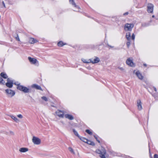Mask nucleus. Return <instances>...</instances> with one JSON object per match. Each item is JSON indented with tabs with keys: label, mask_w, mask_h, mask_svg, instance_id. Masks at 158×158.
Here are the masks:
<instances>
[{
	"label": "nucleus",
	"mask_w": 158,
	"mask_h": 158,
	"mask_svg": "<svg viewBox=\"0 0 158 158\" xmlns=\"http://www.w3.org/2000/svg\"><path fill=\"white\" fill-rule=\"evenodd\" d=\"M126 63L127 65L131 67H134L135 66L132 60L130 58H129L127 60Z\"/></svg>",
	"instance_id": "obj_7"
},
{
	"label": "nucleus",
	"mask_w": 158,
	"mask_h": 158,
	"mask_svg": "<svg viewBox=\"0 0 158 158\" xmlns=\"http://www.w3.org/2000/svg\"><path fill=\"white\" fill-rule=\"evenodd\" d=\"M31 87L32 88H34L36 89H37L40 90L41 91H43L41 87L36 84H34L32 85Z\"/></svg>",
	"instance_id": "obj_13"
},
{
	"label": "nucleus",
	"mask_w": 158,
	"mask_h": 158,
	"mask_svg": "<svg viewBox=\"0 0 158 158\" xmlns=\"http://www.w3.org/2000/svg\"><path fill=\"white\" fill-rule=\"evenodd\" d=\"M5 91L8 95V96L9 97L11 98L15 94V92L10 89H6Z\"/></svg>",
	"instance_id": "obj_5"
},
{
	"label": "nucleus",
	"mask_w": 158,
	"mask_h": 158,
	"mask_svg": "<svg viewBox=\"0 0 158 158\" xmlns=\"http://www.w3.org/2000/svg\"><path fill=\"white\" fill-rule=\"evenodd\" d=\"M73 132L75 135L78 137H80L79 135L77 132L75 130L73 129Z\"/></svg>",
	"instance_id": "obj_26"
},
{
	"label": "nucleus",
	"mask_w": 158,
	"mask_h": 158,
	"mask_svg": "<svg viewBox=\"0 0 158 158\" xmlns=\"http://www.w3.org/2000/svg\"><path fill=\"white\" fill-rule=\"evenodd\" d=\"M13 82L12 80H11L10 78H8L7 79V82Z\"/></svg>",
	"instance_id": "obj_34"
},
{
	"label": "nucleus",
	"mask_w": 158,
	"mask_h": 158,
	"mask_svg": "<svg viewBox=\"0 0 158 158\" xmlns=\"http://www.w3.org/2000/svg\"><path fill=\"white\" fill-rule=\"evenodd\" d=\"M32 142L35 144L39 145L41 143V140L38 138L33 136L32 139Z\"/></svg>",
	"instance_id": "obj_6"
},
{
	"label": "nucleus",
	"mask_w": 158,
	"mask_h": 158,
	"mask_svg": "<svg viewBox=\"0 0 158 158\" xmlns=\"http://www.w3.org/2000/svg\"><path fill=\"white\" fill-rule=\"evenodd\" d=\"M10 116L12 119L15 122L18 123L19 122V120L14 115H10Z\"/></svg>",
	"instance_id": "obj_16"
},
{
	"label": "nucleus",
	"mask_w": 158,
	"mask_h": 158,
	"mask_svg": "<svg viewBox=\"0 0 158 158\" xmlns=\"http://www.w3.org/2000/svg\"><path fill=\"white\" fill-rule=\"evenodd\" d=\"M0 75L1 77L5 79H6L8 77L7 75L5 73L3 72L2 73H1Z\"/></svg>",
	"instance_id": "obj_22"
},
{
	"label": "nucleus",
	"mask_w": 158,
	"mask_h": 158,
	"mask_svg": "<svg viewBox=\"0 0 158 158\" xmlns=\"http://www.w3.org/2000/svg\"><path fill=\"white\" fill-rule=\"evenodd\" d=\"M96 152L100 154V156L102 158H106L105 156L106 152L103 148L101 147L100 149L96 150Z\"/></svg>",
	"instance_id": "obj_1"
},
{
	"label": "nucleus",
	"mask_w": 158,
	"mask_h": 158,
	"mask_svg": "<svg viewBox=\"0 0 158 158\" xmlns=\"http://www.w3.org/2000/svg\"><path fill=\"white\" fill-rule=\"evenodd\" d=\"M66 43H64L62 41H59L57 44L58 46L59 47H61L64 45H66Z\"/></svg>",
	"instance_id": "obj_20"
},
{
	"label": "nucleus",
	"mask_w": 158,
	"mask_h": 158,
	"mask_svg": "<svg viewBox=\"0 0 158 158\" xmlns=\"http://www.w3.org/2000/svg\"><path fill=\"white\" fill-rule=\"evenodd\" d=\"M86 143H88V144H90V145H93V146L95 144L94 142H93L89 140H87V141L86 142Z\"/></svg>",
	"instance_id": "obj_24"
},
{
	"label": "nucleus",
	"mask_w": 158,
	"mask_h": 158,
	"mask_svg": "<svg viewBox=\"0 0 158 158\" xmlns=\"http://www.w3.org/2000/svg\"><path fill=\"white\" fill-rule=\"evenodd\" d=\"M154 17H155V16H154V15H152V17H153V18Z\"/></svg>",
	"instance_id": "obj_45"
},
{
	"label": "nucleus",
	"mask_w": 158,
	"mask_h": 158,
	"mask_svg": "<svg viewBox=\"0 0 158 158\" xmlns=\"http://www.w3.org/2000/svg\"><path fill=\"white\" fill-rule=\"evenodd\" d=\"M2 81H3V79L0 76V83H3L2 82Z\"/></svg>",
	"instance_id": "obj_37"
},
{
	"label": "nucleus",
	"mask_w": 158,
	"mask_h": 158,
	"mask_svg": "<svg viewBox=\"0 0 158 158\" xmlns=\"http://www.w3.org/2000/svg\"><path fill=\"white\" fill-rule=\"evenodd\" d=\"M134 73L136 75L139 79L142 80L143 79V76L139 71H136V70H134Z\"/></svg>",
	"instance_id": "obj_10"
},
{
	"label": "nucleus",
	"mask_w": 158,
	"mask_h": 158,
	"mask_svg": "<svg viewBox=\"0 0 158 158\" xmlns=\"http://www.w3.org/2000/svg\"><path fill=\"white\" fill-rule=\"evenodd\" d=\"M18 86L17 89L19 90L22 91L25 93H27L29 92V89L27 88L24 87L23 85H17Z\"/></svg>",
	"instance_id": "obj_2"
},
{
	"label": "nucleus",
	"mask_w": 158,
	"mask_h": 158,
	"mask_svg": "<svg viewBox=\"0 0 158 158\" xmlns=\"http://www.w3.org/2000/svg\"><path fill=\"white\" fill-rule=\"evenodd\" d=\"M134 25L133 23H126L124 26V29L126 31H131Z\"/></svg>",
	"instance_id": "obj_4"
},
{
	"label": "nucleus",
	"mask_w": 158,
	"mask_h": 158,
	"mask_svg": "<svg viewBox=\"0 0 158 158\" xmlns=\"http://www.w3.org/2000/svg\"><path fill=\"white\" fill-rule=\"evenodd\" d=\"M148 7V11L149 13H152L153 11V5L152 4H149L147 6Z\"/></svg>",
	"instance_id": "obj_9"
},
{
	"label": "nucleus",
	"mask_w": 158,
	"mask_h": 158,
	"mask_svg": "<svg viewBox=\"0 0 158 158\" xmlns=\"http://www.w3.org/2000/svg\"><path fill=\"white\" fill-rule=\"evenodd\" d=\"M6 85L9 88H11L13 86V82H7L6 83Z\"/></svg>",
	"instance_id": "obj_23"
},
{
	"label": "nucleus",
	"mask_w": 158,
	"mask_h": 158,
	"mask_svg": "<svg viewBox=\"0 0 158 158\" xmlns=\"http://www.w3.org/2000/svg\"><path fill=\"white\" fill-rule=\"evenodd\" d=\"M10 134L12 135H14V132L12 131H10Z\"/></svg>",
	"instance_id": "obj_39"
},
{
	"label": "nucleus",
	"mask_w": 158,
	"mask_h": 158,
	"mask_svg": "<svg viewBox=\"0 0 158 158\" xmlns=\"http://www.w3.org/2000/svg\"><path fill=\"white\" fill-rule=\"evenodd\" d=\"M130 41H128L127 43V45L128 48H129V46L130 45L131 43Z\"/></svg>",
	"instance_id": "obj_33"
},
{
	"label": "nucleus",
	"mask_w": 158,
	"mask_h": 158,
	"mask_svg": "<svg viewBox=\"0 0 158 158\" xmlns=\"http://www.w3.org/2000/svg\"><path fill=\"white\" fill-rule=\"evenodd\" d=\"M94 137H95V138L96 139V140H97V141H98V142L99 143H100V142L99 140H98V138L97 137H96L95 136H94Z\"/></svg>",
	"instance_id": "obj_40"
},
{
	"label": "nucleus",
	"mask_w": 158,
	"mask_h": 158,
	"mask_svg": "<svg viewBox=\"0 0 158 158\" xmlns=\"http://www.w3.org/2000/svg\"><path fill=\"white\" fill-rule=\"evenodd\" d=\"M41 98L46 102H47L48 101V98H46L45 97H44V96L42 97H41Z\"/></svg>",
	"instance_id": "obj_30"
},
{
	"label": "nucleus",
	"mask_w": 158,
	"mask_h": 158,
	"mask_svg": "<svg viewBox=\"0 0 158 158\" xmlns=\"http://www.w3.org/2000/svg\"><path fill=\"white\" fill-rule=\"evenodd\" d=\"M19 151L21 152H25L28 151V149L25 148H22L19 149Z\"/></svg>",
	"instance_id": "obj_19"
},
{
	"label": "nucleus",
	"mask_w": 158,
	"mask_h": 158,
	"mask_svg": "<svg viewBox=\"0 0 158 158\" xmlns=\"http://www.w3.org/2000/svg\"><path fill=\"white\" fill-rule=\"evenodd\" d=\"M143 65L144 66H146V64H144Z\"/></svg>",
	"instance_id": "obj_44"
},
{
	"label": "nucleus",
	"mask_w": 158,
	"mask_h": 158,
	"mask_svg": "<svg viewBox=\"0 0 158 158\" xmlns=\"http://www.w3.org/2000/svg\"><path fill=\"white\" fill-rule=\"evenodd\" d=\"M128 12H127L125 13H124L123 14V15H127L128 14Z\"/></svg>",
	"instance_id": "obj_41"
},
{
	"label": "nucleus",
	"mask_w": 158,
	"mask_h": 158,
	"mask_svg": "<svg viewBox=\"0 0 158 158\" xmlns=\"http://www.w3.org/2000/svg\"><path fill=\"white\" fill-rule=\"evenodd\" d=\"M108 46H110V47H111V48H113V47H113V46H110V45H108Z\"/></svg>",
	"instance_id": "obj_43"
},
{
	"label": "nucleus",
	"mask_w": 158,
	"mask_h": 158,
	"mask_svg": "<svg viewBox=\"0 0 158 158\" xmlns=\"http://www.w3.org/2000/svg\"><path fill=\"white\" fill-rule=\"evenodd\" d=\"M90 60L91 63L93 64L98 63L100 61L99 58L96 56H95L92 59H90Z\"/></svg>",
	"instance_id": "obj_8"
},
{
	"label": "nucleus",
	"mask_w": 158,
	"mask_h": 158,
	"mask_svg": "<svg viewBox=\"0 0 158 158\" xmlns=\"http://www.w3.org/2000/svg\"><path fill=\"white\" fill-rule=\"evenodd\" d=\"M154 158H158V155L157 154H155L154 156Z\"/></svg>",
	"instance_id": "obj_38"
},
{
	"label": "nucleus",
	"mask_w": 158,
	"mask_h": 158,
	"mask_svg": "<svg viewBox=\"0 0 158 158\" xmlns=\"http://www.w3.org/2000/svg\"><path fill=\"white\" fill-rule=\"evenodd\" d=\"M64 117L65 118H67L70 120H72L74 119L73 116L72 115L70 114H65L64 115Z\"/></svg>",
	"instance_id": "obj_15"
},
{
	"label": "nucleus",
	"mask_w": 158,
	"mask_h": 158,
	"mask_svg": "<svg viewBox=\"0 0 158 158\" xmlns=\"http://www.w3.org/2000/svg\"><path fill=\"white\" fill-rule=\"evenodd\" d=\"M132 40H134L135 38V35L134 34H132Z\"/></svg>",
	"instance_id": "obj_36"
},
{
	"label": "nucleus",
	"mask_w": 158,
	"mask_h": 158,
	"mask_svg": "<svg viewBox=\"0 0 158 158\" xmlns=\"http://www.w3.org/2000/svg\"><path fill=\"white\" fill-rule=\"evenodd\" d=\"M130 32H128V33H127L126 34V36L127 40L128 41H130L131 37L130 35Z\"/></svg>",
	"instance_id": "obj_21"
},
{
	"label": "nucleus",
	"mask_w": 158,
	"mask_h": 158,
	"mask_svg": "<svg viewBox=\"0 0 158 158\" xmlns=\"http://www.w3.org/2000/svg\"><path fill=\"white\" fill-rule=\"evenodd\" d=\"M69 150L73 154H75V152H74L73 149L71 147H69Z\"/></svg>",
	"instance_id": "obj_27"
},
{
	"label": "nucleus",
	"mask_w": 158,
	"mask_h": 158,
	"mask_svg": "<svg viewBox=\"0 0 158 158\" xmlns=\"http://www.w3.org/2000/svg\"><path fill=\"white\" fill-rule=\"evenodd\" d=\"M28 59L31 64H35V65L37 66L39 65V62L36 59L28 57Z\"/></svg>",
	"instance_id": "obj_3"
},
{
	"label": "nucleus",
	"mask_w": 158,
	"mask_h": 158,
	"mask_svg": "<svg viewBox=\"0 0 158 158\" xmlns=\"http://www.w3.org/2000/svg\"><path fill=\"white\" fill-rule=\"evenodd\" d=\"M70 3L72 4L73 6L76 7V8L74 9V11H78L79 9L78 7L75 4L73 0H69Z\"/></svg>",
	"instance_id": "obj_11"
},
{
	"label": "nucleus",
	"mask_w": 158,
	"mask_h": 158,
	"mask_svg": "<svg viewBox=\"0 0 158 158\" xmlns=\"http://www.w3.org/2000/svg\"><path fill=\"white\" fill-rule=\"evenodd\" d=\"M37 42V40L33 38H30L29 40V42L30 44H34Z\"/></svg>",
	"instance_id": "obj_17"
},
{
	"label": "nucleus",
	"mask_w": 158,
	"mask_h": 158,
	"mask_svg": "<svg viewBox=\"0 0 158 158\" xmlns=\"http://www.w3.org/2000/svg\"><path fill=\"white\" fill-rule=\"evenodd\" d=\"M153 88H154V90L155 91H157V89H156V87H153Z\"/></svg>",
	"instance_id": "obj_42"
},
{
	"label": "nucleus",
	"mask_w": 158,
	"mask_h": 158,
	"mask_svg": "<svg viewBox=\"0 0 158 158\" xmlns=\"http://www.w3.org/2000/svg\"><path fill=\"white\" fill-rule=\"evenodd\" d=\"M56 114L60 118H63L64 115V113L62 111L58 110L56 112Z\"/></svg>",
	"instance_id": "obj_12"
},
{
	"label": "nucleus",
	"mask_w": 158,
	"mask_h": 158,
	"mask_svg": "<svg viewBox=\"0 0 158 158\" xmlns=\"http://www.w3.org/2000/svg\"><path fill=\"white\" fill-rule=\"evenodd\" d=\"M15 38L16 39V40H17L19 41H20V39L19 37V36L18 35H17V36L15 37Z\"/></svg>",
	"instance_id": "obj_35"
},
{
	"label": "nucleus",
	"mask_w": 158,
	"mask_h": 158,
	"mask_svg": "<svg viewBox=\"0 0 158 158\" xmlns=\"http://www.w3.org/2000/svg\"><path fill=\"white\" fill-rule=\"evenodd\" d=\"M80 139L82 140V141H83L84 142H85V143H86V142H87V139H85V138H84V137H81V138H80Z\"/></svg>",
	"instance_id": "obj_25"
},
{
	"label": "nucleus",
	"mask_w": 158,
	"mask_h": 158,
	"mask_svg": "<svg viewBox=\"0 0 158 158\" xmlns=\"http://www.w3.org/2000/svg\"><path fill=\"white\" fill-rule=\"evenodd\" d=\"M137 106L139 110H140L142 109V103L140 100H138L137 102Z\"/></svg>",
	"instance_id": "obj_14"
},
{
	"label": "nucleus",
	"mask_w": 158,
	"mask_h": 158,
	"mask_svg": "<svg viewBox=\"0 0 158 158\" xmlns=\"http://www.w3.org/2000/svg\"><path fill=\"white\" fill-rule=\"evenodd\" d=\"M85 131L89 135H92V132L89 130H86Z\"/></svg>",
	"instance_id": "obj_29"
},
{
	"label": "nucleus",
	"mask_w": 158,
	"mask_h": 158,
	"mask_svg": "<svg viewBox=\"0 0 158 158\" xmlns=\"http://www.w3.org/2000/svg\"><path fill=\"white\" fill-rule=\"evenodd\" d=\"M81 60L83 63H91L90 59H87L82 58Z\"/></svg>",
	"instance_id": "obj_18"
},
{
	"label": "nucleus",
	"mask_w": 158,
	"mask_h": 158,
	"mask_svg": "<svg viewBox=\"0 0 158 158\" xmlns=\"http://www.w3.org/2000/svg\"><path fill=\"white\" fill-rule=\"evenodd\" d=\"M17 117L20 119H22L23 118V116L21 114H19L17 115Z\"/></svg>",
	"instance_id": "obj_31"
},
{
	"label": "nucleus",
	"mask_w": 158,
	"mask_h": 158,
	"mask_svg": "<svg viewBox=\"0 0 158 158\" xmlns=\"http://www.w3.org/2000/svg\"><path fill=\"white\" fill-rule=\"evenodd\" d=\"M1 2L2 3L4 7L6 8V6L5 5V4L4 3V1L3 0H0V3Z\"/></svg>",
	"instance_id": "obj_32"
},
{
	"label": "nucleus",
	"mask_w": 158,
	"mask_h": 158,
	"mask_svg": "<svg viewBox=\"0 0 158 158\" xmlns=\"http://www.w3.org/2000/svg\"><path fill=\"white\" fill-rule=\"evenodd\" d=\"M118 68L121 71H125V69L123 67L119 66L118 67Z\"/></svg>",
	"instance_id": "obj_28"
}]
</instances>
